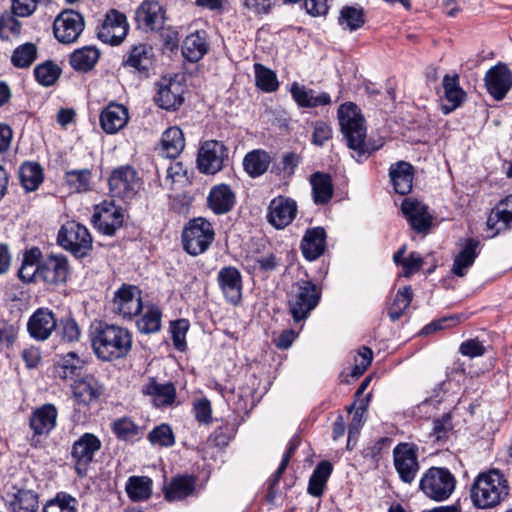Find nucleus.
I'll return each mask as SVG.
<instances>
[{
	"label": "nucleus",
	"instance_id": "obj_1",
	"mask_svg": "<svg viewBox=\"0 0 512 512\" xmlns=\"http://www.w3.org/2000/svg\"><path fill=\"white\" fill-rule=\"evenodd\" d=\"M90 338L95 355L103 361L125 357L132 347L131 333L114 324L98 323L91 328Z\"/></svg>",
	"mask_w": 512,
	"mask_h": 512
},
{
	"label": "nucleus",
	"instance_id": "obj_2",
	"mask_svg": "<svg viewBox=\"0 0 512 512\" xmlns=\"http://www.w3.org/2000/svg\"><path fill=\"white\" fill-rule=\"evenodd\" d=\"M509 494V484L505 475L498 469L480 473L471 486V501L480 509L492 508L500 504Z\"/></svg>",
	"mask_w": 512,
	"mask_h": 512
},
{
	"label": "nucleus",
	"instance_id": "obj_3",
	"mask_svg": "<svg viewBox=\"0 0 512 512\" xmlns=\"http://www.w3.org/2000/svg\"><path fill=\"white\" fill-rule=\"evenodd\" d=\"M338 119L347 146L357 151L359 155L375 151L383 145L381 142L377 146H370L365 142V120L360 109L354 103L342 104L338 109Z\"/></svg>",
	"mask_w": 512,
	"mask_h": 512
},
{
	"label": "nucleus",
	"instance_id": "obj_4",
	"mask_svg": "<svg viewBox=\"0 0 512 512\" xmlns=\"http://www.w3.org/2000/svg\"><path fill=\"white\" fill-rule=\"evenodd\" d=\"M321 289L308 279H300L287 291V306L295 323L305 321L321 299Z\"/></svg>",
	"mask_w": 512,
	"mask_h": 512
},
{
	"label": "nucleus",
	"instance_id": "obj_5",
	"mask_svg": "<svg viewBox=\"0 0 512 512\" xmlns=\"http://www.w3.org/2000/svg\"><path fill=\"white\" fill-rule=\"evenodd\" d=\"M456 479L447 468L431 467L426 470L419 482L420 490L434 501L448 499L455 490Z\"/></svg>",
	"mask_w": 512,
	"mask_h": 512
},
{
	"label": "nucleus",
	"instance_id": "obj_6",
	"mask_svg": "<svg viewBox=\"0 0 512 512\" xmlns=\"http://www.w3.org/2000/svg\"><path fill=\"white\" fill-rule=\"evenodd\" d=\"M215 232L209 221L198 217L190 220L182 232L184 250L192 255L203 254L214 241Z\"/></svg>",
	"mask_w": 512,
	"mask_h": 512
},
{
	"label": "nucleus",
	"instance_id": "obj_7",
	"mask_svg": "<svg viewBox=\"0 0 512 512\" xmlns=\"http://www.w3.org/2000/svg\"><path fill=\"white\" fill-rule=\"evenodd\" d=\"M58 242L77 257L85 256L92 248V237L88 229L75 221H68L61 227Z\"/></svg>",
	"mask_w": 512,
	"mask_h": 512
},
{
	"label": "nucleus",
	"instance_id": "obj_8",
	"mask_svg": "<svg viewBox=\"0 0 512 512\" xmlns=\"http://www.w3.org/2000/svg\"><path fill=\"white\" fill-rule=\"evenodd\" d=\"M393 464L403 483L412 484L420 470L418 448L412 443H399L393 448Z\"/></svg>",
	"mask_w": 512,
	"mask_h": 512
},
{
	"label": "nucleus",
	"instance_id": "obj_9",
	"mask_svg": "<svg viewBox=\"0 0 512 512\" xmlns=\"http://www.w3.org/2000/svg\"><path fill=\"white\" fill-rule=\"evenodd\" d=\"M140 186V178L130 166L115 169L109 177L111 195L123 200L132 199L137 194Z\"/></svg>",
	"mask_w": 512,
	"mask_h": 512
},
{
	"label": "nucleus",
	"instance_id": "obj_10",
	"mask_svg": "<svg viewBox=\"0 0 512 512\" xmlns=\"http://www.w3.org/2000/svg\"><path fill=\"white\" fill-rule=\"evenodd\" d=\"M141 292L138 287L122 284L112 300V311L123 319H132L142 310Z\"/></svg>",
	"mask_w": 512,
	"mask_h": 512
},
{
	"label": "nucleus",
	"instance_id": "obj_11",
	"mask_svg": "<svg viewBox=\"0 0 512 512\" xmlns=\"http://www.w3.org/2000/svg\"><path fill=\"white\" fill-rule=\"evenodd\" d=\"M227 160L228 149L217 140L204 142L197 155L198 168L204 174H216L222 170L224 162Z\"/></svg>",
	"mask_w": 512,
	"mask_h": 512
},
{
	"label": "nucleus",
	"instance_id": "obj_12",
	"mask_svg": "<svg viewBox=\"0 0 512 512\" xmlns=\"http://www.w3.org/2000/svg\"><path fill=\"white\" fill-rule=\"evenodd\" d=\"M124 222L121 207L110 201H103L95 206L92 216L94 227L104 235L112 236Z\"/></svg>",
	"mask_w": 512,
	"mask_h": 512
},
{
	"label": "nucleus",
	"instance_id": "obj_13",
	"mask_svg": "<svg viewBox=\"0 0 512 512\" xmlns=\"http://www.w3.org/2000/svg\"><path fill=\"white\" fill-rule=\"evenodd\" d=\"M128 29L126 16L112 9L107 12L103 23L98 28L97 35L103 43L119 45L126 38Z\"/></svg>",
	"mask_w": 512,
	"mask_h": 512
},
{
	"label": "nucleus",
	"instance_id": "obj_14",
	"mask_svg": "<svg viewBox=\"0 0 512 512\" xmlns=\"http://www.w3.org/2000/svg\"><path fill=\"white\" fill-rule=\"evenodd\" d=\"M84 29L82 15L73 10L60 13L54 21L53 33L56 39L62 43L75 42Z\"/></svg>",
	"mask_w": 512,
	"mask_h": 512
},
{
	"label": "nucleus",
	"instance_id": "obj_15",
	"mask_svg": "<svg viewBox=\"0 0 512 512\" xmlns=\"http://www.w3.org/2000/svg\"><path fill=\"white\" fill-rule=\"evenodd\" d=\"M298 212L294 199L277 196L268 206L267 221L276 229H284L292 223Z\"/></svg>",
	"mask_w": 512,
	"mask_h": 512
},
{
	"label": "nucleus",
	"instance_id": "obj_16",
	"mask_svg": "<svg viewBox=\"0 0 512 512\" xmlns=\"http://www.w3.org/2000/svg\"><path fill=\"white\" fill-rule=\"evenodd\" d=\"M185 87L177 77H163L158 83L156 103L165 110H177L183 103Z\"/></svg>",
	"mask_w": 512,
	"mask_h": 512
},
{
	"label": "nucleus",
	"instance_id": "obj_17",
	"mask_svg": "<svg viewBox=\"0 0 512 512\" xmlns=\"http://www.w3.org/2000/svg\"><path fill=\"white\" fill-rule=\"evenodd\" d=\"M138 28L145 31H158L165 23V12L162 5L155 0H145L135 11Z\"/></svg>",
	"mask_w": 512,
	"mask_h": 512
},
{
	"label": "nucleus",
	"instance_id": "obj_18",
	"mask_svg": "<svg viewBox=\"0 0 512 512\" xmlns=\"http://www.w3.org/2000/svg\"><path fill=\"white\" fill-rule=\"evenodd\" d=\"M217 282L225 299L232 304H238L242 296L240 271L233 266H225L219 270Z\"/></svg>",
	"mask_w": 512,
	"mask_h": 512
},
{
	"label": "nucleus",
	"instance_id": "obj_19",
	"mask_svg": "<svg viewBox=\"0 0 512 512\" xmlns=\"http://www.w3.org/2000/svg\"><path fill=\"white\" fill-rule=\"evenodd\" d=\"M101 441L94 434L85 433L72 446L71 455L76 461V470L80 474L100 449Z\"/></svg>",
	"mask_w": 512,
	"mask_h": 512
},
{
	"label": "nucleus",
	"instance_id": "obj_20",
	"mask_svg": "<svg viewBox=\"0 0 512 512\" xmlns=\"http://www.w3.org/2000/svg\"><path fill=\"white\" fill-rule=\"evenodd\" d=\"M69 275L68 260L63 255H50L40 264V279L47 284L66 281Z\"/></svg>",
	"mask_w": 512,
	"mask_h": 512
},
{
	"label": "nucleus",
	"instance_id": "obj_21",
	"mask_svg": "<svg viewBox=\"0 0 512 512\" xmlns=\"http://www.w3.org/2000/svg\"><path fill=\"white\" fill-rule=\"evenodd\" d=\"M485 85L496 100H501L512 86L511 72L505 65H496L487 71Z\"/></svg>",
	"mask_w": 512,
	"mask_h": 512
},
{
	"label": "nucleus",
	"instance_id": "obj_22",
	"mask_svg": "<svg viewBox=\"0 0 512 512\" xmlns=\"http://www.w3.org/2000/svg\"><path fill=\"white\" fill-rule=\"evenodd\" d=\"M56 328V319L52 311L40 308L35 311L27 323L30 336L36 340H46Z\"/></svg>",
	"mask_w": 512,
	"mask_h": 512
},
{
	"label": "nucleus",
	"instance_id": "obj_23",
	"mask_svg": "<svg viewBox=\"0 0 512 512\" xmlns=\"http://www.w3.org/2000/svg\"><path fill=\"white\" fill-rule=\"evenodd\" d=\"M58 412L54 405L44 404L35 409L29 418L34 435H48L56 426Z\"/></svg>",
	"mask_w": 512,
	"mask_h": 512
},
{
	"label": "nucleus",
	"instance_id": "obj_24",
	"mask_svg": "<svg viewBox=\"0 0 512 512\" xmlns=\"http://www.w3.org/2000/svg\"><path fill=\"white\" fill-rule=\"evenodd\" d=\"M486 225L492 231L489 235L491 238L512 226V194L502 200L496 208L492 209Z\"/></svg>",
	"mask_w": 512,
	"mask_h": 512
},
{
	"label": "nucleus",
	"instance_id": "obj_25",
	"mask_svg": "<svg viewBox=\"0 0 512 512\" xmlns=\"http://www.w3.org/2000/svg\"><path fill=\"white\" fill-rule=\"evenodd\" d=\"M401 209L414 230L421 232L429 228L431 216L425 204L418 200L407 198L402 202Z\"/></svg>",
	"mask_w": 512,
	"mask_h": 512
},
{
	"label": "nucleus",
	"instance_id": "obj_26",
	"mask_svg": "<svg viewBox=\"0 0 512 512\" xmlns=\"http://www.w3.org/2000/svg\"><path fill=\"white\" fill-rule=\"evenodd\" d=\"M129 119L126 107L110 103L100 114V125L107 134H115L125 127Z\"/></svg>",
	"mask_w": 512,
	"mask_h": 512
},
{
	"label": "nucleus",
	"instance_id": "obj_27",
	"mask_svg": "<svg viewBox=\"0 0 512 512\" xmlns=\"http://www.w3.org/2000/svg\"><path fill=\"white\" fill-rule=\"evenodd\" d=\"M389 176L396 193L406 195L412 190L414 168L410 163L399 161L391 165Z\"/></svg>",
	"mask_w": 512,
	"mask_h": 512
},
{
	"label": "nucleus",
	"instance_id": "obj_28",
	"mask_svg": "<svg viewBox=\"0 0 512 512\" xmlns=\"http://www.w3.org/2000/svg\"><path fill=\"white\" fill-rule=\"evenodd\" d=\"M326 245V233L322 227H314L306 231L302 242H301V250L303 256L307 260H315L319 258L324 250Z\"/></svg>",
	"mask_w": 512,
	"mask_h": 512
},
{
	"label": "nucleus",
	"instance_id": "obj_29",
	"mask_svg": "<svg viewBox=\"0 0 512 512\" xmlns=\"http://www.w3.org/2000/svg\"><path fill=\"white\" fill-rule=\"evenodd\" d=\"M290 92L294 101L300 107L315 108L327 105L331 101L329 94L323 92L316 95L314 90L297 82L291 84Z\"/></svg>",
	"mask_w": 512,
	"mask_h": 512
},
{
	"label": "nucleus",
	"instance_id": "obj_30",
	"mask_svg": "<svg viewBox=\"0 0 512 512\" xmlns=\"http://www.w3.org/2000/svg\"><path fill=\"white\" fill-rule=\"evenodd\" d=\"M72 389L75 401L84 406L97 400L102 392L99 382L91 375L76 380Z\"/></svg>",
	"mask_w": 512,
	"mask_h": 512
},
{
	"label": "nucleus",
	"instance_id": "obj_31",
	"mask_svg": "<svg viewBox=\"0 0 512 512\" xmlns=\"http://www.w3.org/2000/svg\"><path fill=\"white\" fill-rule=\"evenodd\" d=\"M209 43L205 31H195L186 36L182 44V54L190 62H197L208 52Z\"/></svg>",
	"mask_w": 512,
	"mask_h": 512
},
{
	"label": "nucleus",
	"instance_id": "obj_32",
	"mask_svg": "<svg viewBox=\"0 0 512 512\" xmlns=\"http://www.w3.org/2000/svg\"><path fill=\"white\" fill-rule=\"evenodd\" d=\"M207 201L208 207L215 214H225L234 206L235 195L229 186L220 184L211 189Z\"/></svg>",
	"mask_w": 512,
	"mask_h": 512
},
{
	"label": "nucleus",
	"instance_id": "obj_33",
	"mask_svg": "<svg viewBox=\"0 0 512 512\" xmlns=\"http://www.w3.org/2000/svg\"><path fill=\"white\" fill-rule=\"evenodd\" d=\"M479 241L473 238H469L465 241L464 246L455 256L452 265V273L458 277H463L468 273L469 268L474 264L475 259L478 255L477 248Z\"/></svg>",
	"mask_w": 512,
	"mask_h": 512
},
{
	"label": "nucleus",
	"instance_id": "obj_34",
	"mask_svg": "<svg viewBox=\"0 0 512 512\" xmlns=\"http://www.w3.org/2000/svg\"><path fill=\"white\" fill-rule=\"evenodd\" d=\"M442 85L445 101L442 104V110L444 114H449L461 105L465 98V92L459 86V79L457 75H445Z\"/></svg>",
	"mask_w": 512,
	"mask_h": 512
},
{
	"label": "nucleus",
	"instance_id": "obj_35",
	"mask_svg": "<svg viewBox=\"0 0 512 512\" xmlns=\"http://www.w3.org/2000/svg\"><path fill=\"white\" fill-rule=\"evenodd\" d=\"M313 201L317 205H324L333 196V184L331 176L323 172H315L310 176Z\"/></svg>",
	"mask_w": 512,
	"mask_h": 512
},
{
	"label": "nucleus",
	"instance_id": "obj_36",
	"mask_svg": "<svg viewBox=\"0 0 512 512\" xmlns=\"http://www.w3.org/2000/svg\"><path fill=\"white\" fill-rule=\"evenodd\" d=\"M143 393L151 396L154 405L157 407L172 404L176 396V390L173 384H160L154 381L143 387Z\"/></svg>",
	"mask_w": 512,
	"mask_h": 512
},
{
	"label": "nucleus",
	"instance_id": "obj_37",
	"mask_svg": "<svg viewBox=\"0 0 512 512\" xmlns=\"http://www.w3.org/2000/svg\"><path fill=\"white\" fill-rule=\"evenodd\" d=\"M99 56L100 52L96 47L85 46L70 55V65L76 71L87 72L95 66Z\"/></svg>",
	"mask_w": 512,
	"mask_h": 512
},
{
	"label": "nucleus",
	"instance_id": "obj_38",
	"mask_svg": "<svg viewBox=\"0 0 512 512\" xmlns=\"http://www.w3.org/2000/svg\"><path fill=\"white\" fill-rule=\"evenodd\" d=\"M195 489V480L191 476H179L173 478L170 484L165 488V498L168 501L183 500L193 493Z\"/></svg>",
	"mask_w": 512,
	"mask_h": 512
},
{
	"label": "nucleus",
	"instance_id": "obj_39",
	"mask_svg": "<svg viewBox=\"0 0 512 512\" xmlns=\"http://www.w3.org/2000/svg\"><path fill=\"white\" fill-rule=\"evenodd\" d=\"M40 255V250L37 248L31 249L24 254L18 272L19 278L23 282L30 283L40 279Z\"/></svg>",
	"mask_w": 512,
	"mask_h": 512
},
{
	"label": "nucleus",
	"instance_id": "obj_40",
	"mask_svg": "<svg viewBox=\"0 0 512 512\" xmlns=\"http://www.w3.org/2000/svg\"><path fill=\"white\" fill-rule=\"evenodd\" d=\"M152 484L147 476H131L126 482L125 490L132 501H145L152 495Z\"/></svg>",
	"mask_w": 512,
	"mask_h": 512
},
{
	"label": "nucleus",
	"instance_id": "obj_41",
	"mask_svg": "<svg viewBox=\"0 0 512 512\" xmlns=\"http://www.w3.org/2000/svg\"><path fill=\"white\" fill-rule=\"evenodd\" d=\"M162 153L167 158H176L185 147L183 133L178 127H170L162 134Z\"/></svg>",
	"mask_w": 512,
	"mask_h": 512
},
{
	"label": "nucleus",
	"instance_id": "obj_42",
	"mask_svg": "<svg viewBox=\"0 0 512 512\" xmlns=\"http://www.w3.org/2000/svg\"><path fill=\"white\" fill-rule=\"evenodd\" d=\"M9 512H38V494L32 490H19L8 502Z\"/></svg>",
	"mask_w": 512,
	"mask_h": 512
},
{
	"label": "nucleus",
	"instance_id": "obj_43",
	"mask_svg": "<svg viewBox=\"0 0 512 512\" xmlns=\"http://www.w3.org/2000/svg\"><path fill=\"white\" fill-rule=\"evenodd\" d=\"M365 23L364 10L360 6H344L340 9L338 24L349 32H353L361 28Z\"/></svg>",
	"mask_w": 512,
	"mask_h": 512
},
{
	"label": "nucleus",
	"instance_id": "obj_44",
	"mask_svg": "<svg viewBox=\"0 0 512 512\" xmlns=\"http://www.w3.org/2000/svg\"><path fill=\"white\" fill-rule=\"evenodd\" d=\"M153 48L145 43L132 47L127 56L126 64L139 71L147 70L152 63Z\"/></svg>",
	"mask_w": 512,
	"mask_h": 512
},
{
	"label": "nucleus",
	"instance_id": "obj_45",
	"mask_svg": "<svg viewBox=\"0 0 512 512\" xmlns=\"http://www.w3.org/2000/svg\"><path fill=\"white\" fill-rule=\"evenodd\" d=\"M413 299L411 286L399 288L391 305L388 308V316L392 321H397L410 306Z\"/></svg>",
	"mask_w": 512,
	"mask_h": 512
},
{
	"label": "nucleus",
	"instance_id": "obj_46",
	"mask_svg": "<svg viewBox=\"0 0 512 512\" xmlns=\"http://www.w3.org/2000/svg\"><path fill=\"white\" fill-rule=\"evenodd\" d=\"M331 472L332 465L329 462H320L309 479L308 493L315 497L321 496Z\"/></svg>",
	"mask_w": 512,
	"mask_h": 512
},
{
	"label": "nucleus",
	"instance_id": "obj_47",
	"mask_svg": "<svg viewBox=\"0 0 512 512\" xmlns=\"http://www.w3.org/2000/svg\"><path fill=\"white\" fill-rule=\"evenodd\" d=\"M270 157L265 151L249 152L243 160L245 171L253 177L262 175L269 167Z\"/></svg>",
	"mask_w": 512,
	"mask_h": 512
},
{
	"label": "nucleus",
	"instance_id": "obj_48",
	"mask_svg": "<svg viewBox=\"0 0 512 512\" xmlns=\"http://www.w3.org/2000/svg\"><path fill=\"white\" fill-rule=\"evenodd\" d=\"M406 252V245H403L393 256V260L397 265H401L403 268L402 275L404 277H410L411 275L418 272L423 266V258L417 252H412L408 257H404Z\"/></svg>",
	"mask_w": 512,
	"mask_h": 512
},
{
	"label": "nucleus",
	"instance_id": "obj_49",
	"mask_svg": "<svg viewBox=\"0 0 512 512\" xmlns=\"http://www.w3.org/2000/svg\"><path fill=\"white\" fill-rule=\"evenodd\" d=\"M161 311L155 305H148L140 319L137 321V328L141 333L151 334L160 330Z\"/></svg>",
	"mask_w": 512,
	"mask_h": 512
},
{
	"label": "nucleus",
	"instance_id": "obj_50",
	"mask_svg": "<svg viewBox=\"0 0 512 512\" xmlns=\"http://www.w3.org/2000/svg\"><path fill=\"white\" fill-rule=\"evenodd\" d=\"M21 184L27 191L38 188L43 179L42 169L37 163H24L19 170Z\"/></svg>",
	"mask_w": 512,
	"mask_h": 512
},
{
	"label": "nucleus",
	"instance_id": "obj_51",
	"mask_svg": "<svg viewBox=\"0 0 512 512\" xmlns=\"http://www.w3.org/2000/svg\"><path fill=\"white\" fill-rule=\"evenodd\" d=\"M92 174L89 169L70 170L65 173V181L71 191L81 193L90 189Z\"/></svg>",
	"mask_w": 512,
	"mask_h": 512
},
{
	"label": "nucleus",
	"instance_id": "obj_52",
	"mask_svg": "<svg viewBox=\"0 0 512 512\" xmlns=\"http://www.w3.org/2000/svg\"><path fill=\"white\" fill-rule=\"evenodd\" d=\"M84 365V361L81 360L74 352H69L62 356L58 362V374L61 378H73L78 375Z\"/></svg>",
	"mask_w": 512,
	"mask_h": 512
},
{
	"label": "nucleus",
	"instance_id": "obj_53",
	"mask_svg": "<svg viewBox=\"0 0 512 512\" xmlns=\"http://www.w3.org/2000/svg\"><path fill=\"white\" fill-rule=\"evenodd\" d=\"M77 504L74 497L66 493H58L44 505L43 512H76Z\"/></svg>",
	"mask_w": 512,
	"mask_h": 512
},
{
	"label": "nucleus",
	"instance_id": "obj_54",
	"mask_svg": "<svg viewBox=\"0 0 512 512\" xmlns=\"http://www.w3.org/2000/svg\"><path fill=\"white\" fill-rule=\"evenodd\" d=\"M255 81L257 87L265 92H274L278 88L276 74L261 64H255Z\"/></svg>",
	"mask_w": 512,
	"mask_h": 512
},
{
	"label": "nucleus",
	"instance_id": "obj_55",
	"mask_svg": "<svg viewBox=\"0 0 512 512\" xmlns=\"http://www.w3.org/2000/svg\"><path fill=\"white\" fill-rule=\"evenodd\" d=\"M37 48L32 43H25L16 48L11 57V61L15 67H29L36 58Z\"/></svg>",
	"mask_w": 512,
	"mask_h": 512
},
{
	"label": "nucleus",
	"instance_id": "obj_56",
	"mask_svg": "<svg viewBox=\"0 0 512 512\" xmlns=\"http://www.w3.org/2000/svg\"><path fill=\"white\" fill-rule=\"evenodd\" d=\"M61 73L60 68L53 62H45L34 69L36 80L43 86H50L55 83Z\"/></svg>",
	"mask_w": 512,
	"mask_h": 512
},
{
	"label": "nucleus",
	"instance_id": "obj_57",
	"mask_svg": "<svg viewBox=\"0 0 512 512\" xmlns=\"http://www.w3.org/2000/svg\"><path fill=\"white\" fill-rule=\"evenodd\" d=\"M148 439L153 445L161 447H171L175 443V436L168 424H161L153 428L149 434Z\"/></svg>",
	"mask_w": 512,
	"mask_h": 512
},
{
	"label": "nucleus",
	"instance_id": "obj_58",
	"mask_svg": "<svg viewBox=\"0 0 512 512\" xmlns=\"http://www.w3.org/2000/svg\"><path fill=\"white\" fill-rule=\"evenodd\" d=\"M58 334L63 342H77L81 336V330L77 322L70 317L61 319Z\"/></svg>",
	"mask_w": 512,
	"mask_h": 512
},
{
	"label": "nucleus",
	"instance_id": "obj_59",
	"mask_svg": "<svg viewBox=\"0 0 512 512\" xmlns=\"http://www.w3.org/2000/svg\"><path fill=\"white\" fill-rule=\"evenodd\" d=\"M113 431L121 440H129L138 434V427L127 417L119 418L113 422Z\"/></svg>",
	"mask_w": 512,
	"mask_h": 512
},
{
	"label": "nucleus",
	"instance_id": "obj_60",
	"mask_svg": "<svg viewBox=\"0 0 512 512\" xmlns=\"http://www.w3.org/2000/svg\"><path fill=\"white\" fill-rule=\"evenodd\" d=\"M189 328V323L185 319H179L171 323V334L173 343L176 349L184 351L186 348V333Z\"/></svg>",
	"mask_w": 512,
	"mask_h": 512
},
{
	"label": "nucleus",
	"instance_id": "obj_61",
	"mask_svg": "<svg viewBox=\"0 0 512 512\" xmlns=\"http://www.w3.org/2000/svg\"><path fill=\"white\" fill-rule=\"evenodd\" d=\"M373 359V352L368 347H362L354 358V366L351 376L357 378L361 376L370 366Z\"/></svg>",
	"mask_w": 512,
	"mask_h": 512
},
{
	"label": "nucleus",
	"instance_id": "obj_62",
	"mask_svg": "<svg viewBox=\"0 0 512 512\" xmlns=\"http://www.w3.org/2000/svg\"><path fill=\"white\" fill-rule=\"evenodd\" d=\"M193 412L196 420L202 424H210L212 422L211 403L206 398H200L193 403Z\"/></svg>",
	"mask_w": 512,
	"mask_h": 512
},
{
	"label": "nucleus",
	"instance_id": "obj_63",
	"mask_svg": "<svg viewBox=\"0 0 512 512\" xmlns=\"http://www.w3.org/2000/svg\"><path fill=\"white\" fill-rule=\"evenodd\" d=\"M19 332L18 325L0 319V347L5 345L10 347L14 344Z\"/></svg>",
	"mask_w": 512,
	"mask_h": 512
},
{
	"label": "nucleus",
	"instance_id": "obj_64",
	"mask_svg": "<svg viewBox=\"0 0 512 512\" xmlns=\"http://www.w3.org/2000/svg\"><path fill=\"white\" fill-rule=\"evenodd\" d=\"M37 0H12V12L19 17H28L37 8Z\"/></svg>",
	"mask_w": 512,
	"mask_h": 512
}]
</instances>
